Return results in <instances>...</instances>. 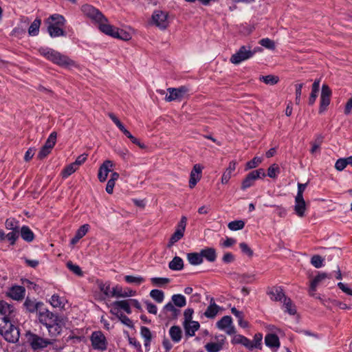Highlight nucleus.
<instances>
[{
  "instance_id": "nucleus-6",
  "label": "nucleus",
  "mask_w": 352,
  "mask_h": 352,
  "mask_svg": "<svg viewBox=\"0 0 352 352\" xmlns=\"http://www.w3.org/2000/svg\"><path fill=\"white\" fill-rule=\"evenodd\" d=\"M258 50H259V47L252 50L250 45H243L236 53L232 55L230 60L234 65H239L241 62L252 58Z\"/></svg>"
},
{
  "instance_id": "nucleus-53",
  "label": "nucleus",
  "mask_w": 352,
  "mask_h": 352,
  "mask_svg": "<svg viewBox=\"0 0 352 352\" xmlns=\"http://www.w3.org/2000/svg\"><path fill=\"white\" fill-rule=\"evenodd\" d=\"M67 267L75 274L78 276H82V272L78 265L74 264L72 261H69L67 263Z\"/></svg>"
},
{
  "instance_id": "nucleus-61",
  "label": "nucleus",
  "mask_w": 352,
  "mask_h": 352,
  "mask_svg": "<svg viewBox=\"0 0 352 352\" xmlns=\"http://www.w3.org/2000/svg\"><path fill=\"white\" fill-rule=\"evenodd\" d=\"M346 166L345 158H340L338 160L335 164V168L339 171L344 170Z\"/></svg>"
},
{
  "instance_id": "nucleus-25",
  "label": "nucleus",
  "mask_w": 352,
  "mask_h": 352,
  "mask_svg": "<svg viewBox=\"0 0 352 352\" xmlns=\"http://www.w3.org/2000/svg\"><path fill=\"white\" fill-rule=\"evenodd\" d=\"M269 295L270 296V298L275 301L284 300L285 298H286L283 289L280 287H273L269 292Z\"/></svg>"
},
{
  "instance_id": "nucleus-36",
  "label": "nucleus",
  "mask_w": 352,
  "mask_h": 352,
  "mask_svg": "<svg viewBox=\"0 0 352 352\" xmlns=\"http://www.w3.org/2000/svg\"><path fill=\"white\" fill-rule=\"evenodd\" d=\"M124 280L128 283L135 284L136 285H140L145 281L144 277L141 276H131L126 275L124 276Z\"/></svg>"
},
{
  "instance_id": "nucleus-7",
  "label": "nucleus",
  "mask_w": 352,
  "mask_h": 352,
  "mask_svg": "<svg viewBox=\"0 0 352 352\" xmlns=\"http://www.w3.org/2000/svg\"><path fill=\"white\" fill-rule=\"evenodd\" d=\"M28 342L34 351L41 350L53 344L54 339L43 338L36 333H27Z\"/></svg>"
},
{
  "instance_id": "nucleus-26",
  "label": "nucleus",
  "mask_w": 352,
  "mask_h": 352,
  "mask_svg": "<svg viewBox=\"0 0 352 352\" xmlns=\"http://www.w3.org/2000/svg\"><path fill=\"white\" fill-rule=\"evenodd\" d=\"M140 334L144 339V345L146 349V351H148L151 341L152 339L151 332L148 327H142L140 329Z\"/></svg>"
},
{
  "instance_id": "nucleus-54",
  "label": "nucleus",
  "mask_w": 352,
  "mask_h": 352,
  "mask_svg": "<svg viewBox=\"0 0 352 352\" xmlns=\"http://www.w3.org/2000/svg\"><path fill=\"white\" fill-rule=\"evenodd\" d=\"M262 162V159L258 157H254L246 164L247 169H252L258 166Z\"/></svg>"
},
{
  "instance_id": "nucleus-64",
  "label": "nucleus",
  "mask_w": 352,
  "mask_h": 352,
  "mask_svg": "<svg viewBox=\"0 0 352 352\" xmlns=\"http://www.w3.org/2000/svg\"><path fill=\"white\" fill-rule=\"evenodd\" d=\"M239 246H240V248L241 249L242 252L251 256L253 254V252L252 251V250L249 248V246L245 243H241L239 244Z\"/></svg>"
},
{
  "instance_id": "nucleus-5",
  "label": "nucleus",
  "mask_w": 352,
  "mask_h": 352,
  "mask_svg": "<svg viewBox=\"0 0 352 352\" xmlns=\"http://www.w3.org/2000/svg\"><path fill=\"white\" fill-rule=\"evenodd\" d=\"M12 320H8L1 325L0 334L4 339L12 343L16 342L20 336L19 329L12 324Z\"/></svg>"
},
{
  "instance_id": "nucleus-44",
  "label": "nucleus",
  "mask_w": 352,
  "mask_h": 352,
  "mask_svg": "<svg viewBox=\"0 0 352 352\" xmlns=\"http://www.w3.org/2000/svg\"><path fill=\"white\" fill-rule=\"evenodd\" d=\"M152 284L155 286L162 287L170 283L168 278L154 277L151 278Z\"/></svg>"
},
{
  "instance_id": "nucleus-63",
  "label": "nucleus",
  "mask_w": 352,
  "mask_h": 352,
  "mask_svg": "<svg viewBox=\"0 0 352 352\" xmlns=\"http://www.w3.org/2000/svg\"><path fill=\"white\" fill-rule=\"evenodd\" d=\"M303 84H298L296 85V103L299 104L300 102V96Z\"/></svg>"
},
{
  "instance_id": "nucleus-20",
  "label": "nucleus",
  "mask_w": 352,
  "mask_h": 352,
  "mask_svg": "<svg viewBox=\"0 0 352 352\" xmlns=\"http://www.w3.org/2000/svg\"><path fill=\"white\" fill-rule=\"evenodd\" d=\"M232 343L234 344H241L246 347L250 351L253 350L252 342L248 338L242 335H236L232 340Z\"/></svg>"
},
{
  "instance_id": "nucleus-10",
  "label": "nucleus",
  "mask_w": 352,
  "mask_h": 352,
  "mask_svg": "<svg viewBox=\"0 0 352 352\" xmlns=\"http://www.w3.org/2000/svg\"><path fill=\"white\" fill-rule=\"evenodd\" d=\"M110 313L115 316H119L121 309L124 310L128 314H131L132 312L130 305V299L115 301L110 305Z\"/></svg>"
},
{
  "instance_id": "nucleus-59",
  "label": "nucleus",
  "mask_w": 352,
  "mask_h": 352,
  "mask_svg": "<svg viewBox=\"0 0 352 352\" xmlns=\"http://www.w3.org/2000/svg\"><path fill=\"white\" fill-rule=\"evenodd\" d=\"M109 116L122 132L126 129L123 124L118 119V118L113 113H109Z\"/></svg>"
},
{
  "instance_id": "nucleus-51",
  "label": "nucleus",
  "mask_w": 352,
  "mask_h": 352,
  "mask_svg": "<svg viewBox=\"0 0 352 352\" xmlns=\"http://www.w3.org/2000/svg\"><path fill=\"white\" fill-rule=\"evenodd\" d=\"M324 259L319 255H314L311 258V263L316 268L323 266Z\"/></svg>"
},
{
  "instance_id": "nucleus-49",
  "label": "nucleus",
  "mask_w": 352,
  "mask_h": 352,
  "mask_svg": "<svg viewBox=\"0 0 352 352\" xmlns=\"http://www.w3.org/2000/svg\"><path fill=\"white\" fill-rule=\"evenodd\" d=\"M259 44L261 45H262L263 47H264L267 49H269V50H274L275 49L274 42L268 38H262L261 40H260Z\"/></svg>"
},
{
  "instance_id": "nucleus-41",
  "label": "nucleus",
  "mask_w": 352,
  "mask_h": 352,
  "mask_svg": "<svg viewBox=\"0 0 352 352\" xmlns=\"http://www.w3.org/2000/svg\"><path fill=\"white\" fill-rule=\"evenodd\" d=\"M150 296L158 303L163 302L164 299V293L160 289H153L150 292Z\"/></svg>"
},
{
  "instance_id": "nucleus-55",
  "label": "nucleus",
  "mask_w": 352,
  "mask_h": 352,
  "mask_svg": "<svg viewBox=\"0 0 352 352\" xmlns=\"http://www.w3.org/2000/svg\"><path fill=\"white\" fill-rule=\"evenodd\" d=\"M263 339V336L261 333H256L254 336V340L252 342L253 349L256 348L261 349V341Z\"/></svg>"
},
{
  "instance_id": "nucleus-32",
  "label": "nucleus",
  "mask_w": 352,
  "mask_h": 352,
  "mask_svg": "<svg viewBox=\"0 0 352 352\" xmlns=\"http://www.w3.org/2000/svg\"><path fill=\"white\" fill-rule=\"evenodd\" d=\"M21 236L22 239L27 241L31 242L34 240V234L33 232L28 226H23L21 229Z\"/></svg>"
},
{
  "instance_id": "nucleus-11",
  "label": "nucleus",
  "mask_w": 352,
  "mask_h": 352,
  "mask_svg": "<svg viewBox=\"0 0 352 352\" xmlns=\"http://www.w3.org/2000/svg\"><path fill=\"white\" fill-rule=\"evenodd\" d=\"M265 176V170L263 168H259L250 172L242 182L241 188L245 190L248 188L253 186L254 182L258 178L264 177Z\"/></svg>"
},
{
  "instance_id": "nucleus-2",
  "label": "nucleus",
  "mask_w": 352,
  "mask_h": 352,
  "mask_svg": "<svg viewBox=\"0 0 352 352\" xmlns=\"http://www.w3.org/2000/svg\"><path fill=\"white\" fill-rule=\"evenodd\" d=\"M38 50L41 56L60 67H69L74 65V62L69 57L52 48L41 47Z\"/></svg>"
},
{
  "instance_id": "nucleus-39",
  "label": "nucleus",
  "mask_w": 352,
  "mask_h": 352,
  "mask_svg": "<svg viewBox=\"0 0 352 352\" xmlns=\"http://www.w3.org/2000/svg\"><path fill=\"white\" fill-rule=\"evenodd\" d=\"M41 23L40 19H35L30 25L28 29V33L30 36H36L39 32V28Z\"/></svg>"
},
{
  "instance_id": "nucleus-37",
  "label": "nucleus",
  "mask_w": 352,
  "mask_h": 352,
  "mask_svg": "<svg viewBox=\"0 0 352 352\" xmlns=\"http://www.w3.org/2000/svg\"><path fill=\"white\" fill-rule=\"evenodd\" d=\"M283 302L285 311L290 315H294L296 313V307L293 305L290 298H285Z\"/></svg>"
},
{
  "instance_id": "nucleus-15",
  "label": "nucleus",
  "mask_w": 352,
  "mask_h": 352,
  "mask_svg": "<svg viewBox=\"0 0 352 352\" xmlns=\"http://www.w3.org/2000/svg\"><path fill=\"white\" fill-rule=\"evenodd\" d=\"M232 318L229 316H226L217 322V327L221 330H225L228 334L232 335L235 333V329L232 325Z\"/></svg>"
},
{
  "instance_id": "nucleus-42",
  "label": "nucleus",
  "mask_w": 352,
  "mask_h": 352,
  "mask_svg": "<svg viewBox=\"0 0 352 352\" xmlns=\"http://www.w3.org/2000/svg\"><path fill=\"white\" fill-rule=\"evenodd\" d=\"M245 226V222L242 220L233 221L228 223V227L230 230L236 231L242 230Z\"/></svg>"
},
{
  "instance_id": "nucleus-23",
  "label": "nucleus",
  "mask_w": 352,
  "mask_h": 352,
  "mask_svg": "<svg viewBox=\"0 0 352 352\" xmlns=\"http://www.w3.org/2000/svg\"><path fill=\"white\" fill-rule=\"evenodd\" d=\"M220 309V307L214 302V299L211 298L210 305L204 312V315L208 318H213L217 316Z\"/></svg>"
},
{
  "instance_id": "nucleus-47",
  "label": "nucleus",
  "mask_w": 352,
  "mask_h": 352,
  "mask_svg": "<svg viewBox=\"0 0 352 352\" xmlns=\"http://www.w3.org/2000/svg\"><path fill=\"white\" fill-rule=\"evenodd\" d=\"M56 133L52 132L48 137L44 146L52 150V148L54 146V145L56 144Z\"/></svg>"
},
{
  "instance_id": "nucleus-1",
  "label": "nucleus",
  "mask_w": 352,
  "mask_h": 352,
  "mask_svg": "<svg viewBox=\"0 0 352 352\" xmlns=\"http://www.w3.org/2000/svg\"><path fill=\"white\" fill-rule=\"evenodd\" d=\"M38 319L39 322L47 329L49 336L53 338L61 333L66 322L65 318L54 314L48 309L40 311Z\"/></svg>"
},
{
  "instance_id": "nucleus-60",
  "label": "nucleus",
  "mask_w": 352,
  "mask_h": 352,
  "mask_svg": "<svg viewBox=\"0 0 352 352\" xmlns=\"http://www.w3.org/2000/svg\"><path fill=\"white\" fill-rule=\"evenodd\" d=\"M89 228V226L88 224H84L79 228L76 231V234L82 239L87 233Z\"/></svg>"
},
{
  "instance_id": "nucleus-19",
  "label": "nucleus",
  "mask_w": 352,
  "mask_h": 352,
  "mask_svg": "<svg viewBox=\"0 0 352 352\" xmlns=\"http://www.w3.org/2000/svg\"><path fill=\"white\" fill-rule=\"evenodd\" d=\"M294 210L299 217H303L305 216L306 203L303 197H295Z\"/></svg>"
},
{
  "instance_id": "nucleus-35",
  "label": "nucleus",
  "mask_w": 352,
  "mask_h": 352,
  "mask_svg": "<svg viewBox=\"0 0 352 352\" xmlns=\"http://www.w3.org/2000/svg\"><path fill=\"white\" fill-rule=\"evenodd\" d=\"M65 300L62 298H60L57 294H54L52 296L51 298L50 299V303L51 305L55 308H61L64 307Z\"/></svg>"
},
{
  "instance_id": "nucleus-24",
  "label": "nucleus",
  "mask_w": 352,
  "mask_h": 352,
  "mask_svg": "<svg viewBox=\"0 0 352 352\" xmlns=\"http://www.w3.org/2000/svg\"><path fill=\"white\" fill-rule=\"evenodd\" d=\"M326 273H319L311 281L310 284L309 294L314 296V292L316 290L317 286L322 283L324 279L327 278Z\"/></svg>"
},
{
  "instance_id": "nucleus-34",
  "label": "nucleus",
  "mask_w": 352,
  "mask_h": 352,
  "mask_svg": "<svg viewBox=\"0 0 352 352\" xmlns=\"http://www.w3.org/2000/svg\"><path fill=\"white\" fill-rule=\"evenodd\" d=\"M172 303L179 308L184 307L186 305V299L182 294H173L171 297Z\"/></svg>"
},
{
  "instance_id": "nucleus-62",
  "label": "nucleus",
  "mask_w": 352,
  "mask_h": 352,
  "mask_svg": "<svg viewBox=\"0 0 352 352\" xmlns=\"http://www.w3.org/2000/svg\"><path fill=\"white\" fill-rule=\"evenodd\" d=\"M194 313V310L191 308H188L184 311V322H191L192 318V315Z\"/></svg>"
},
{
  "instance_id": "nucleus-21",
  "label": "nucleus",
  "mask_w": 352,
  "mask_h": 352,
  "mask_svg": "<svg viewBox=\"0 0 352 352\" xmlns=\"http://www.w3.org/2000/svg\"><path fill=\"white\" fill-rule=\"evenodd\" d=\"M184 328L185 330L186 336H194L195 332L199 329V323L197 321H191L188 322H184Z\"/></svg>"
},
{
  "instance_id": "nucleus-8",
  "label": "nucleus",
  "mask_w": 352,
  "mask_h": 352,
  "mask_svg": "<svg viewBox=\"0 0 352 352\" xmlns=\"http://www.w3.org/2000/svg\"><path fill=\"white\" fill-rule=\"evenodd\" d=\"M81 11L84 16L89 19L94 23H98L105 20V16L97 8L89 4H85L81 7Z\"/></svg>"
},
{
  "instance_id": "nucleus-16",
  "label": "nucleus",
  "mask_w": 352,
  "mask_h": 352,
  "mask_svg": "<svg viewBox=\"0 0 352 352\" xmlns=\"http://www.w3.org/2000/svg\"><path fill=\"white\" fill-rule=\"evenodd\" d=\"M203 166L199 164L194 165L190 175L189 187L193 188L201 179Z\"/></svg>"
},
{
  "instance_id": "nucleus-40",
  "label": "nucleus",
  "mask_w": 352,
  "mask_h": 352,
  "mask_svg": "<svg viewBox=\"0 0 352 352\" xmlns=\"http://www.w3.org/2000/svg\"><path fill=\"white\" fill-rule=\"evenodd\" d=\"M259 80L266 85H274L279 81V78L274 75L262 76Z\"/></svg>"
},
{
  "instance_id": "nucleus-14",
  "label": "nucleus",
  "mask_w": 352,
  "mask_h": 352,
  "mask_svg": "<svg viewBox=\"0 0 352 352\" xmlns=\"http://www.w3.org/2000/svg\"><path fill=\"white\" fill-rule=\"evenodd\" d=\"M152 21L157 27L164 30L168 25V14L161 10L155 11L152 15Z\"/></svg>"
},
{
  "instance_id": "nucleus-58",
  "label": "nucleus",
  "mask_w": 352,
  "mask_h": 352,
  "mask_svg": "<svg viewBox=\"0 0 352 352\" xmlns=\"http://www.w3.org/2000/svg\"><path fill=\"white\" fill-rule=\"evenodd\" d=\"M19 237V230L12 231L6 235V238L10 242L11 245H14Z\"/></svg>"
},
{
  "instance_id": "nucleus-43",
  "label": "nucleus",
  "mask_w": 352,
  "mask_h": 352,
  "mask_svg": "<svg viewBox=\"0 0 352 352\" xmlns=\"http://www.w3.org/2000/svg\"><path fill=\"white\" fill-rule=\"evenodd\" d=\"M127 294H124V291L122 288L116 285V287L111 289V297H117V298H126Z\"/></svg>"
},
{
  "instance_id": "nucleus-4",
  "label": "nucleus",
  "mask_w": 352,
  "mask_h": 352,
  "mask_svg": "<svg viewBox=\"0 0 352 352\" xmlns=\"http://www.w3.org/2000/svg\"><path fill=\"white\" fill-rule=\"evenodd\" d=\"M97 24L98 25L99 30L107 35L123 41H129L131 39V35L129 33L110 25L106 17L105 20L98 22Z\"/></svg>"
},
{
  "instance_id": "nucleus-30",
  "label": "nucleus",
  "mask_w": 352,
  "mask_h": 352,
  "mask_svg": "<svg viewBox=\"0 0 352 352\" xmlns=\"http://www.w3.org/2000/svg\"><path fill=\"white\" fill-rule=\"evenodd\" d=\"M188 262L193 265H198L203 263V258L201 252L188 253L187 254Z\"/></svg>"
},
{
  "instance_id": "nucleus-57",
  "label": "nucleus",
  "mask_w": 352,
  "mask_h": 352,
  "mask_svg": "<svg viewBox=\"0 0 352 352\" xmlns=\"http://www.w3.org/2000/svg\"><path fill=\"white\" fill-rule=\"evenodd\" d=\"M117 318H119V320L125 325H126L127 327H130V328H133V322L132 320L128 318L126 316L122 314H120L119 316H116Z\"/></svg>"
},
{
  "instance_id": "nucleus-18",
  "label": "nucleus",
  "mask_w": 352,
  "mask_h": 352,
  "mask_svg": "<svg viewBox=\"0 0 352 352\" xmlns=\"http://www.w3.org/2000/svg\"><path fill=\"white\" fill-rule=\"evenodd\" d=\"M25 289L22 286H13L8 292V296L15 300H20L24 298Z\"/></svg>"
},
{
  "instance_id": "nucleus-33",
  "label": "nucleus",
  "mask_w": 352,
  "mask_h": 352,
  "mask_svg": "<svg viewBox=\"0 0 352 352\" xmlns=\"http://www.w3.org/2000/svg\"><path fill=\"white\" fill-rule=\"evenodd\" d=\"M168 267L172 270L179 271L184 267L183 260L179 256H175L169 263Z\"/></svg>"
},
{
  "instance_id": "nucleus-56",
  "label": "nucleus",
  "mask_w": 352,
  "mask_h": 352,
  "mask_svg": "<svg viewBox=\"0 0 352 352\" xmlns=\"http://www.w3.org/2000/svg\"><path fill=\"white\" fill-rule=\"evenodd\" d=\"M100 290L107 297L111 296V289L109 284L100 283L99 285Z\"/></svg>"
},
{
  "instance_id": "nucleus-28",
  "label": "nucleus",
  "mask_w": 352,
  "mask_h": 352,
  "mask_svg": "<svg viewBox=\"0 0 352 352\" xmlns=\"http://www.w3.org/2000/svg\"><path fill=\"white\" fill-rule=\"evenodd\" d=\"M169 335L171 340L175 342H179L182 337V331L178 326H173L169 329Z\"/></svg>"
},
{
  "instance_id": "nucleus-13",
  "label": "nucleus",
  "mask_w": 352,
  "mask_h": 352,
  "mask_svg": "<svg viewBox=\"0 0 352 352\" xmlns=\"http://www.w3.org/2000/svg\"><path fill=\"white\" fill-rule=\"evenodd\" d=\"M167 91L169 94L166 96V101H181L187 93L188 89L182 86L179 88H168L167 89Z\"/></svg>"
},
{
  "instance_id": "nucleus-9",
  "label": "nucleus",
  "mask_w": 352,
  "mask_h": 352,
  "mask_svg": "<svg viewBox=\"0 0 352 352\" xmlns=\"http://www.w3.org/2000/svg\"><path fill=\"white\" fill-rule=\"evenodd\" d=\"M90 340L92 347L100 351H104L107 349L108 342L101 331H96L92 332Z\"/></svg>"
},
{
  "instance_id": "nucleus-45",
  "label": "nucleus",
  "mask_w": 352,
  "mask_h": 352,
  "mask_svg": "<svg viewBox=\"0 0 352 352\" xmlns=\"http://www.w3.org/2000/svg\"><path fill=\"white\" fill-rule=\"evenodd\" d=\"M77 167L75 166V164H70L67 166H66L62 171V176L64 178L68 177L69 175H71L72 173H74L76 170Z\"/></svg>"
},
{
  "instance_id": "nucleus-46",
  "label": "nucleus",
  "mask_w": 352,
  "mask_h": 352,
  "mask_svg": "<svg viewBox=\"0 0 352 352\" xmlns=\"http://www.w3.org/2000/svg\"><path fill=\"white\" fill-rule=\"evenodd\" d=\"M6 228L12 231H18V221L14 219H8L5 223Z\"/></svg>"
},
{
  "instance_id": "nucleus-38",
  "label": "nucleus",
  "mask_w": 352,
  "mask_h": 352,
  "mask_svg": "<svg viewBox=\"0 0 352 352\" xmlns=\"http://www.w3.org/2000/svg\"><path fill=\"white\" fill-rule=\"evenodd\" d=\"M205 349L208 352H219L223 349V343L209 342L205 345Z\"/></svg>"
},
{
  "instance_id": "nucleus-50",
  "label": "nucleus",
  "mask_w": 352,
  "mask_h": 352,
  "mask_svg": "<svg viewBox=\"0 0 352 352\" xmlns=\"http://www.w3.org/2000/svg\"><path fill=\"white\" fill-rule=\"evenodd\" d=\"M24 306L30 312H34L38 308V303H36L34 300L27 298L24 302Z\"/></svg>"
},
{
  "instance_id": "nucleus-22",
  "label": "nucleus",
  "mask_w": 352,
  "mask_h": 352,
  "mask_svg": "<svg viewBox=\"0 0 352 352\" xmlns=\"http://www.w3.org/2000/svg\"><path fill=\"white\" fill-rule=\"evenodd\" d=\"M236 166V161H231L229 163L228 167L226 168V170L223 173L222 177H221V183L223 184H227L231 177L232 176L233 172L235 170Z\"/></svg>"
},
{
  "instance_id": "nucleus-3",
  "label": "nucleus",
  "mask_w": 352,
  "mask_h": 352,
  "mask_svg": "<svg viewBox=\"0 0 352 352\" xmlns=\"http://www.w3.org/2000/svg\"><path fill=\"white\" fill-rule=\"evenodd\" d=\"M66 20L63 15L54 14L45 20L47 25V32L51 37H59L65 36L63 30Z\"/></svg>"
},
{
  "instance_id": "nucleus-27",
  "label": "nucleus",
  "mask_w": 352,
  "mask_h": 352,
  "mask_svg": "<svg viewBox=\"0 0 352 352\" xmlns=\"http://www.w3.org/2000/svg\"><path fill=\"white\" fill-rule=\"evenodd\" d=\"M265 343L266 346L270 348L276 347L278 348L280 346V342L278 337L273 333H269L266 335L265 338Z\"/></svg>"
},
{
  "instance_id": "nucleus-29",
  "label": "nucleus",
  "mask_w": 352,
  "mask_h": 352,
  "mask_svg": "<svg viewBox=\"0 0 352 352\" xmlns=\"http://www.w3.org/2000/svg\"><path fill=\"white\" fill-rule=\"evenodd\" d=\"M202 258H205L209 262H214L216 260L217 254L214 248H208L201 251Z\"/></svg>"
},
{
  "instance_id": "nucleus-12",
  "label": "nucleus",
  "mask_w": 352,
  "mask_h": 352,
  "mask_svg": "<svg viewBox=\"0 0 352 352\" xmlns=\"http://www.w3.org/2000/svg\"><path fill=\"white\" fill-rule=\"evenodd\" d=\"M331 96V89L327 85L324 84L322 87L321 95L320 98L319 113H322L327 110V107L330 104Z\"/></svg>"
},
{
  "instance_id": "nucleus-52",
  "label": "nucleus",
  "mask_w": 352,
  "mask_h": 352,
  "mask_svg": "<svg viewBox=\"0 0 352 352\" xmlns=\"http://www.w3.org/2000/svg\"><path fill=\"white\" fill-rule=\"evenodd\" d=\"M280 172V168L276 164H272L270 166L267 170V176L270 178H275L276 177L278 173Z\"/></svg>"
},
{
  "instance_id": "nucleus-48",
  "label": "nucleus",
  "mask_w": 352,
  "mask_h": 352,
  "mask_svg": "<svg viewBox=\"0 0 352 352\" xmlns=\"http://www.w3.org/2000/svg\"><path fill=\"white\" fill-rule=\"evenodd\" d=\"M184 233V232L181 231L179 229H176L175 232L173 233V234L171 236L170 239L169 245H171L177 242L179 240H180L183 237Z\"/></svg>"
},
{
  "instance_id": "nucleus-17",
  "label": "nucleus",
  "mask_w": 352,
  "mask_h": 352,
  "mask_svg": "<svg viewBox=\"0 0 352 352\" xmlns=\"http://www.w3.org/2000/svg\"><path fill=\"white\" fill-rule=\"evenodd\" d=\"M113 166V162L110 160H106L100 166L98 174V177L100 182H104L106 181L109 173L111 170V168Z\"/></svg>"
},
{
  "instance_id": "nucleus-31",
  "label": "nucleus",
  "mask_w": 352,
  "mask_h": 352,
  "mask_svg": "<svg viewBox=\"0 0 352 352\" xmlns=\"http://www.w3.org/2000/svg\"><path fill=\"white\" fill-rule=\"evenodd\" d=\"M175 307L176 306H175L172 302H168L164 305V310L170 313L168 317L171 318H177L180 314V310L177 309Z\"/></svg>"
}]
</instances>
